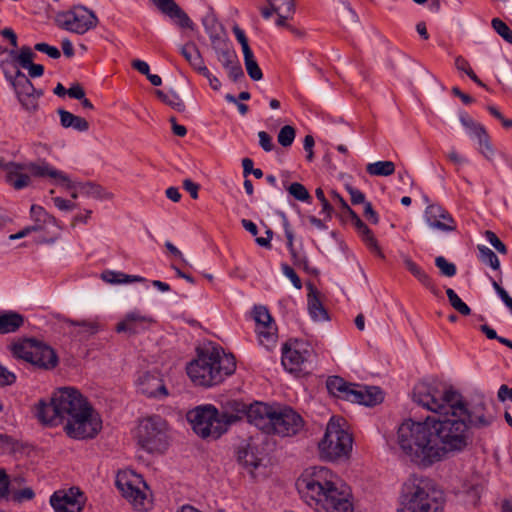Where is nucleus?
<instances>
[{
	"instance_id": "nucleus-1",
	"label": "nucleus",
	"mask_w": 512,
	"mask_h": 512,
	"mask_svg": "<svg viewBox=\"0 0 512 512\" xmlns=\"http://www.w3.org/2000/svg\"><path fill=\"white\" fill-rule=\"evenodd\" d=\"M304 502L317 512H353L348 487L337 474L326 467L316 466L305 471L297 481Z\"/></svg>"
},
{
	"instance_id": "nucleus-2",
	"label": "nucleus",
	"mask_w": 512,
	"mask_h": 512,
	"mask_svg": "<svg viewBox=\"0 0 512 512\" xmlns=\"http://www.w3.org/2000/svg\"><path fill=\"white\" fill-rule=\"evenodd\" d=\"M400 456L420 468H429L444 459L430 418L424 422L403 421L397 430Z\"/></svg>"
},
{
	"instance_id": "nucleus-3",
	"label": "nucleus",
	"mask_w": 512,
	"mask_h": 512,
	"mask_svg": "<svg viewBox=\"0 0 512 512\" xmlns=\"http://www.w3.org/2000/svg\"><path fill=\"white\" fill-rule=\"evenodd\" d=\"M56 412L66 421L65 432L73 439L94 438L102 428L99 413L75 388H60L54 394Z\"/></svg>"
},
{
	"instance_id": "nucleus-4",
	"label": "nucleus",
	"mask_w": 512,
	"mask_h": 512,
	"mask_svg": "<svg viewBox=\"0 0 512 512\" xmlns=\"http://www.w3.org/2000/svg\"><path fill=\"white\" fill-rule=\"evenodd\" d=\"M236 370L233 355L226 354L218 347L197 351V358L188 363L186 372L197 386L212 387L222 383Z\"/></svg>"
},
{
	"instance_id": "nucleus-5",
	"label": "nucleus",
	"mask_w": 512,
	"mask_h": 512,
	"mask_svg": "<svg viewBox=\"0 0 512 512\" xmlns=\"http://www.w3.org/2000/svg\"><path fill=\"white\" fill-rule=\"evenodd\" d=\"M442 492L435 482L413 475L403 484L398 512H441Z\"/></svg>"
},
{
	"instance_id": "nucleus-6",
	"label": "nucleus",
	"mask_w": 512,
	"mask_h": 512,
	"mask_svg": "<svg viewBox=\"0 0 512 512\" xmlns=\"http://www.w3.org/2000/svg\"><path fill=\"white\" fill-rule=\"evenodd\" d=\"M251 412L254 426L266 434L291 437L296 435L304 425L300 414L287 406L276 407L263 403Z\"/></svg>"
},
{
	"instance_id": "nucleus-7",
	"label": "nucleus",
	"mask_w": 512,
	"mask_h": 512,
	"mask_svg": "<svg viewBox=\"0 0 512 512\" xmlns=\"http://www.w3.org/2000/svg\"><path fill=\"white\" fill-rule=\"evenodd\" d=\"M461 407L463 412L449 408L440 414L438 419H430L440 448L443 449L444 458L448 453L462 451L468 445L469 424L463 418L465 414L463 399H461Z\"/></svg>"
},
{
	"instance_id": "nucleus-8",
	"label": "nucleus",
	"mask_w": 512,
	"mask_h": 512,
	"mask_svg": "<svg viewBox=\"0 0 512 512\" xmlns=\"http://www.w3.org/2000/svg\"><path fill=\"white\" fill-rule=\"evenodd\" d=\"M412 397L415 403L439 415L449 408L463 412L462 395L452 387H447L436 381L418 382L413 388Z\"/></svg>"
},
{
	"instance_id": "nucleus-9",
	"label": "nucleus",
	"mask_w": 512,
	"mask_h": 512,
	"mask_svg": "<svg viewBox=\"0 0 512 512\" xmlns=\"http://www.w3.org/2000/svg\"><path fill=\"white\" fill-rule=\"evenodd\" d=\"M345 421L342 418L332 417L326 427L323 439L318 448L320 457L327 461L345 459L352 451V435L343 427Z\"/></svg>"
},
{
	"instance_id": "nucleus-10",
	"label": "nucleus",
	"mask_w": 512,
	"mask_h": 512,
	"mask_svg": "<svg viewBox=\"0 0 512 512\" xmlns=\"http://www.w3.org/2000/svg\"><path fill=\"white\" fill-rule=\"evenodd\" d=\"M194 433L202 439H219L228 431L220 411L212 404L199 405L187 412Z\"/></svg>"
},
{
	"instance_id": "nucleus-11",
	"label": "nucleus",
	"mask_w": 512,
	"mask_h": 512,
	"mask_svg": "<svg viewBox=\"0 0 512 512\" xmlns=\"http://www.w3.org/2000/svg\"><path fill=\"white\" fill-rule=\"evenodd\" d=\"M11 351L16 358L23 359L32 365L50 370L57 366L58 356L47 344L32 338L15 342Z\"/></svg>"
},
{
	"instance_id": "nucleus-12",
	"label": "nucleus",
	"mask_w": 512,
	"mask_h": 512,
	"mask_svg": "<svg viewBox=\"0 0 512 512\" xmlns=\"http://www.w3.org/2000/svg\"><path fill=\"white\" fill-rule=\"evenodd\" d=\"M138 442L149 453H163L168 448V424L159 415L142 419L138 426Z\"/></svg>"
},
{
	"instance_id": "nucleus-13",
	"label": "nucleus",
	"mask_w": 512,
	"mask_h": 512,
	"mask_svg": "<svg viewBox=\"0 0 512 512\" xmlns=\"http://www.w3.org/2000/svg\"><path fill=\"white\" fill-rule=\"evenodd\" d=\"M116 487L134 509L145 511L149 508L148 486L141 475L132 470L119 471L116 476Z\"/></svg>"
},
{
	"instance_id": "nucleus-14",
	"label": "nucleus",
	"mask_w": 512,
	"mask_h": 512,
	"mask_svg": "<svg viewBox=\"0 0 512 512\" xmlns=\"http://www.w3.org/2000/svg\"><path fill=\"white\" fill-rule=\"evenodd\" d=\"M58 21L65 30L80 35L95 28L98 24L95 13L82 5L74 6L71 10L60 14Z\"/></svg>"
},
{
	"instance_id": "nucleus-15",
	"label": "nucleus",
	"mask_w": 512,
	"mask_h": 512,
	"mask_svg": "<svg viewBox=\"0 0 512 512\" xmlns=\"http://www.w3.org/2000/svg\"><path fill=\"white\" fill-rule=\"evenodd\" d=\"M312 353L313 348L308 342L290 339L282 346V365L289 372H299L303 365L310 360Z\"/></svg>"
},
{
	"instance_id": "nucleus-16",
	"label": "nucleus",
	"mask_w": 512,
	"mask_h": 512,
	"mask_svg": "<svg viewBox=\"0 0 512 512\" xmlns=\"http://www.w3.org/2000/svg\"><path fill=\"white\" fill-rule=\"evenodd\" d=\"M252 318L255 321L259 343L270 349L277 340V327L269 310L263 305H255L252 309Z\"/></svg>"
},
{
	"instance_id": "nucleus-17",
	"label": "nucleus",
	"mask_w": 512,
	"mask_h": 512,
	"mask_svg": "<svg viewBox=\"0 0 512 512\" xmlns=\"http://www.w3.org/2000/svg\"><path fill=\"white\" fill-rule=\"evenodd\" d=\"M84 501L83 493L75 487L55 491L50 497V505L55 512H81Z\"/></svg>"
},
{
	"instance_id": "nucleus-18",
	"label": "nucleus",
	"mask_w": 512,
	"mask_h": 512,
	"mask_svg": "<svg viewBox=\"0 0 512 512\" xmlns=\"http://www.w3.org/2000/svg\"><path fill=\"white\" fill-rule=\"evenodd\" d=\"M262 404L261 402H255L254 404L247 405L240 400H229L223 406V410L220 414L228 429L232 424L243 418H247L248 422L254 425L251 411Z\"/></svg>"
},
{
	"instance_id": "nucleus-19",
	"label": "nucleus",
	"mask_w": 512,
	"mask_h": 512,
	"mask_svg": "<svg viewBox=\"0 0 512 512\" xmlns=\"http://www.w3.org/2000/svg\"><path fill=\"white\" fill-rule=\"evenodd\" d=\"M484 490L485 486L481 476L478 474H473L470 477L462 480L461 485L457 491V495L464 501L465 504L477 506L480 502Z\"/></svg>"
},
{
	"instance_id": "nucleus-20",
	"label": "nucleus",
	"mask_w": 512,
	"mask_h": 512,
	"mask_svg": "<svg viewBox=\"0 0 512 512\" xmlns=\"http://www.w3.org/2000/svg\"><path fill=\"white\" fill-rule=\"evenodd\" d=\"M425 219L427 224L443 232H449L456 229L455 221L447 210L437 204L428 205L425 209Z\"/></svg>"
},
{
	"instance_id": "nucleus-21",
	"label": "nucleus",
	"mask_w": 512,
	"mask_h": 512,
	"mask_svg": "<svg viewBox=\"0 0 512 512\" xmlns=\"http://www.w3.org/2000/svg\"><path fill=\"white\" fill-rule=\"evenodd\" d=\"M463 418L470 426L478 429L489 427L495 420L494 415L488 411L483 399L473 404L471 408L465 405Z\"/></svg>"
},
{
	"instance_id": "nucleus-22",
	"label": "nucleus",
	"mask_w": 512,
	"mask_h": 512,
	"mask_svg": "<svg viewBox=\"0 0 512 512\" xmlns=\"http://www.w3.org/2000/svg\"><path fill=\"white\" fill-rule=\"evenodd\" d=\"M346 400L365 406H374L383 401V393L376 386H354L353 391L346 395Z\"/></svg>"
},
{
	"instance_id": "nucleus-23",
	"label": "nucleus",
	"mask_w": 512,
	"mask_h": 512,
	"mask_svg": "<svg viewBox=\"0 0 512 512\" xmlns=\"http://www.w3.org/2000/svg\"><path fill=\"white\" fill-rule=\"evenodd\" d=\"M138 390L147 397L161 398L168 395L163 380L158 375L150 372L143 374L139 378Z\"/></svg>"
},
{
	"instance_id": "nucleus-24",
	"label": "nucleus",
	"mask_w": 512,
	"mask_h": 512,
	"mask_svg": "<svg viewBox=\"0 0 512 512\" xmlns=\"http://www.w3.org/2000/svg\"><path fill=\"white\" fill-rule=\"evenodd\" d=\"M28 170L31 175L35 177H48L54 179L57 183L64 185L66 188L75 187L67 174L54 168L47 162L30 163L28 165Z\"/></svg>"
},
{
	"instance_id": "nucleus-25",
	"label": "nucleus",
	"mask_w": 512,
	"mask_h": 512,
	"mask_svg": "<svg viewBox=\"0 0 512 512\" xmlns=\"http://www.w3.org/2000/svg\"><path fill=\"white\" fill-rule=\"evenodd\" d=\"M165 15L173 19L181 28H192L193 21L174 0H151Z\"/></svg>"
},
{
	"instance_id": "nucleus-26",
	"label": "nucleus",
	"mask_w": 512,
	"mask_h": 512,
	"mask_svg": "<svg viewBox=\"0 0 512 512\" xmlns=\"http://www.w3.org/2000/svg\"><path fill=\"white\" fill-rule=\"evenodd\" d=\"M470 129V136L477 139L479 152L486 158L492 159L494 156V148L491 144L490 137L483 125L470 120L464 123Z\"/></svg>"
},
{
	"instance_id": "nucleus-27",
	"label": "nucleus",
	"mask_w": 512,
	"mask_h": 512,
	"mask_svg": "<svg viewBox=\"0 0 512 512\" xmlns=\"http://www.w3.org/2000/svg\"><path fill=\"white\" fill-rule=\"evenodd\" d=\"M149 322L148 317L140 315L138 312H131L116 325L115 330L118 333L138 334L147 329Z\"/></svg>"
},
{
	"instance_id": "nucleus-28",
	"label": "nucleus",
	"mask_w": 512,
	"mask_h": 512,
	"mask_svg": "<svg viewBox=\"0 0 512 512\" xmlns=\"http://www.w3.org/2000/svg\"><path fill=\"white\" fill-rule=\"evenodd\" d=\"M36 417L41 423L50 426H57L63 423L60 412H56L54 395L49 402L42 399L39 400L36 405Z\"/></svg>"
},
{
	"instance_id": "nucleus-29",
	"label": "nucleus",
	"mask_w": 512,
	"mask_h": 512,
	"mask_svg": "<svg viewBox=\"0 0 512 512\" xmlns=\"http://www.w3.org/2000/svg\"><path fill=\"white\" fill-rule=\"evenodd\" d=\"M0 167H3L7 171L6 180L15 189L20 190L29 186L31 181L30 176L21 172L22 167L19 164L13 162L4 164L3 161L0 160Z\"/></svg>"
},
{
	"instance_id": "nucleus-30",
	"label": "nucleus",
	"mask_w": 512,
	"mask_h": 512,
	"mask_svg": "<svg viewBox=\"0 0 512 512\" xmlns=\"http://www.w3.org/2000/svg\"><path fill=\"white\" fill-rule=\"evenodd\" d=\"M267 2L278 16L275 22L276 26L284 25L285 21L291 19L295 13L292 0H267Z\"/></svg>"
},
{
	"instance_id": "nucleus-31",
	"label": "nucleus",
	"mask_w": 512,
	"mask_h": 512,
	"mask_svg": "<svg viewBox=\"0 0 512 512\" xmlns=\"http://www.w3.org/2000/svg\"><path fill=\"white\" fill-rule=\"evenodd\" d=\"M57 113L59 114L60 124L63 128H72L78 132L88 131L89 123L85 118L74 115L62 108H59Z\"/></svg>"
},
{
	"instance_id": "nucleus-32",
	"label": "nucleus",
	"mask_w": 512,
	"mask_h": 512,
	"mask_svg": "<svg viewBox=\"0 0 512 512\" xmlns=\"http://www.w3.org/2000/svg\"><path fill=\"white\" fill-rule=\"evenodd\" d=\"M5 77L13 86L17 97L24 95L27 96L29 94H34L36 92V89L34 88L32 82L20 70L16 71L14 78L11 75H8L7 73H5Z\"/></svg>"
},
{
	"instance_id": "nucleus-33",
	"label": "nucleus",
	"mask_w": 512,
	"mask_h": 512,
	"mask_svg": "<svg viewBox=\"0 0 512 512\" xmlns=\"http://www.w3.org/2000/svg\"><path fill=\"white\" fill-rule=\"evenodd\" d=\"M24 324V317L15 311L0 314V334L16 332Z\"/></svg>"
},
{
	"instance_id": "nucleus-34",
	"label": "nucleus",
	"mask_w": 512,
	"mask_h": 512,
	"mask_svg": "<svg viewBox=\"0 0 512 512\" xmlns=\"http://www.w3.org/2000/svg\"><path fill=\"white\" fill-rule=\"evenodd\" d=\"M180 53L197 73H200L202 68H206L204 60L194 43L184 44L180 49Z\"/></svg>"
},
{
	"instance_id": "nucleus-35",
	"label": "nucleus",
	"mask_w": 512,
	"mask_h": 512,
	"mask_svg": "<svg viewBox=\"0 0 512 512\" xmlns=\"http://www.w3.org/2000/svg\"><path fill=\"white\" fill-rule=\"evenodd\" d=\"M405 267L407 270L426 288H428L433 294H438V288L435 285L433 279L420 267L417 263L411 259L405 260Z\"/></svg>"
},
{
	"instance_id": "nucleus-36",
	"label": "nucleus",
	"mask_w": 512,
	"mask_h": 512,
	"mask_svg": "<svg viewBox=\"0 0 512 512\" xmlns=\"http://www.w3.org/2000/svg\"><path fill=\"white\" fill-rule=\"evenodd\" d=\"M329 393L346 400V395L353 391L355 384L346 382L342 377L331 376L326 383Z\"/></svg>"
},
{
	"instance_id": "nucleus-37",
	"label": "nucleus",
	"mask_w": 512,
	"mask_h": 512,
	"mask_svg": "<svg viewBox=\"0 0 512 512\" xmlns=\"http://www.w3.org/2000/svg\"><path fill=\"white\" fill-rule=\"evenodd\" d=\"M30 216L35 224H42L43 230L46 226H55L61 229L59 221L52 215H50L42 206L32 205L30 208Z\"/></svg>"
},
{
	"instance_id": "nucleus-38",
	"label": "nucleus",
	"mask_w": 512,
	"mask_h": 512,
	"mask_svg": "<svg viewBox=\"0 0 512 512\" xmlns=\"http://www.w3.org/2000/svg\"><path fill=\"white\" fill-rule=\"evenodd\" d=\"M102 279L110 284H127L133 282H144L146 279L138 275H128L123 272L106 270L101 275Z\"/></svg>"
},
{
	"instance_id": "nucleus-39",
	"label": "nucleus",
	"mask_w": 512,
	"mask_h": 512,
	"mask_svg": "<svg viewBox=\"0 0 512 512\" xmlns=\"http://www.w3.org/2000/svg\"><path fill=\"white\" fill-rule=\"evenodd\" d=\"M237 459L245 467L257 468L260 465V459L255 454L254 447L249 443L238 448Z\"/></svg>"
},
{
	"instance_id": "nucleus-40",
	"label": "nucleus",
	"mask_w": 512,
	"mask_h": 512,
	"mask_svg": "<svg viewBox=\"0 0 512 512\" xmlns=\"http://www.w3.org/2000/svg\"><path fill=\"white\" fill-rule=\"evenodd\" d=\"M308 310L311 317L316 321L328 319L327 311L325 310L319 297L314 292L308 294Z\"/></svg>"
},
{
	"instance_id": "nucleus-41",
	"label": "nucleus",
	"mask_w": 512,
	"mask_h": 512,
	"mask_svg": "<svg viewBox=\"0 0 512 512\" xmlns=\"http://www.w3.org/2000/svg\"><path fill=\"white\" fill-rule=\"evenodd\" d=\"M23 445L15 437L0 433V454L1 455H12L17 452H21Z\"/></svg>"
},
{
	"instance_id": "nucleus-42",
	"label": "nucleus",
	"mask_w": 512,
	"mask_h": 512,
	"mask_svg": "<svg viewBox=\"0 0 512 512\" xmlns=\"http://www.w3.org/2000/svg\"><path fill=\"white\" fill-rule=\"evenodd\" d=\"M366 172L371 176H390L395 172V164L392 161L369 163Z\"/></svg>"
},
{
	"instance_id": "nucleus-43",
	"label": "nucleus",
	"mask_w": 512,
	"mask_h": 512,
	"mask_svg": "<svg viewBox=\"0 0 512 512\" xmlns=\"http://www.w3.org/2000/svg\"><path fill=\"white\" fill-rule=\"evenodd\" d=\"M156 95L162 102L174 110L178 112H183L185 110V104L177 93L173 91L164 92L162 90H156Z\"/></svg>"
},
{
	"instance_id": "nucleus-44",
	"label": "nucleus",
	"mask_w": 512,
	"mask_h": 512,
	"mask_svg": "<svg viewBox=\"0 0 512 512\" xmlns=\"http://www.w3.org/2000/svg\"><path fill=\"white\" fill-rule=\"evenodd\" d=\"M477 249L479 252L478 258L482 263L490 266L494 270L500 268V261L490 248L485 245H478Z\"/></svg>"
},
{
	"instance_id": "nucleus-45",
	"label": "nucleus",
	"mask_w": 512,
	"mask_h": 512,
	"mask_svg": "<svg viewBox=\"0 0 512 512\" xmlns=\"http://www.w3.org/2000/svg\"><path fill=\"white\" fill-rule=\"evenodd\" d=\"M244 55V63L247 70L248 75L254 81L261 80L263 77L262 70L260 69L257 61L254 58V54L252 51L246 52Z\"/></svg>"
},
{
	"instance_id": "nucleus-46",
	"label": "nucleus",
	"mask_w": 512,
	"mask_h": 512,
	"mask_svg": "<svg viewBox=\"0 0 512 512\" xmlns=\"http://www.w3.org/2000/svg\"><path fill=\"white\" fill-rule=\"evenodd\" d=\"M10 55L12 56L13 60L24 69L32 64L34 58L36 57V54L31 50L29 46H23L19 53L12 50Z\"/></svg>"
},
{
	"instance_id": "nucleus-47",
	"label": "nucleus",
	"mask_w": 512,
	"mask_h": 512,
	"mask_svg": "<svg viewBox=\"0 0 512 512\" xmlns=\"http://www.w3.org/2000/svg\"><path fill=\"white\" fill-rule=\"evenodd\" d=\"M357 233L371 252L382 256L378 241L368 226L362 227Z\"/></svg>"
},
{
	"instance_id": "nucleus-48",
	"label": "nucleus",
	"mask_w": 512,
	"mask_h": 512,
	"mask_svg": "<svg viewBox=\"0 0 512 512\" xmlns=\"http://www.w3.org/2000/svg\"><path fill=\"white\" fill-rule=\"evenodd\" d=\"M446 295L448 297L450 305L461 315L468 316L471 314L470 307L462 301V299L458 296V294L452 289H446Z\"/></svg>"
},
{
	"instance_id": "nucleus-49",
	"label": "nucleus",
	"mask_w": 512,
	"mask_h": 512,
	"mask_svg": "<svg viewBox=\"0 0 512 512\" xmlns=\"http://www.w3.org/2000/svg\"><path fill=\"white\" fill-rule=\"evenodd\" d=\"M75 187H72L71 189H77L80 194L91 196L94 198H99L102 195V187L92 183V182H72Z\"/></svg>"
},
{
	"instance_id": "nucleus-50",
	"label": "nucleus",
	"mask_w": 512,
	"mask_h": 512,
	"mask_svg": "<svg viewBox=\"0 0 512 512\" xmlns=\"http://www.w3.org/2000/svg\"><path fill=\"white\" fill-rule=\"evenodd\" d=\"M491 25L499 36H501L507 43L512 44V30L504 21L499 18H493Z\"/></svg>"
},
{
	"instance_id": "nucleus-51",
	"label": "nucleus",
	"mask_w": 512,
	"mask_h": 512,
	"mask_svg": "<svg viewBox=\"0 0 512 512\" xmlns=\"http://www.w3.org/2000/svg\"><path fill=\"white\" fill-rule=\"evenodd\" d=\"M288 192L290 195H292L296 200L302 201V202H310L311 196L306 189V187L299 183V182H293L288 187Z\"/></svg>"
},
{
	"instance_id": "nucleus-52",
	"label": "nucleus",
	"mask_w": 512,
	"mask_h": 512,
	"mask_svg": "<svg viewBox=\"0 0 512 512\" xmlns=\"http://www.w3.org/2000/svg\"><path fill=\"white\" fill-rule=\"evenodd\" d=\"M296 135L295 128L290 125L283 126L277 136L278 143L283 147H289L294 142Z\"/></svg>"
},
{
	"instance_id": "nucleus-53",
	"label": "nucleus",
	"mask_w": 512,
	"mask_h": 512,
	"mask_svg": "<svg viewBox=\"0 0 512 512\" xmlns=\"http://www.w3.org/2000/svg\"><path fill=\"white\" fill-rule=\"evenodd\" d=\"M435 265L443 276L453 277L457 273L455 264L448 262L447 259L443 256H438L435 258Z\"/></svg>"
},
{
	"instance_id": "nucleus-54",
	"label": "nucleus",
	"mask_w": 512,
	"mask_h": 512,
	"mask_svg": "<svg viewBox=\"0 0 512 512\" xmlns=\"http://www.w3.org/2000/svg\"><path fill=\"white\" fill-rule=\"evenodd\" d=\"M218 60L221 62L223 67L226 69L234 64V62H237L238 56L236 52L233 49H221L218 52Z\"/></svg>"
},
{
	"instance_id": "nucleus-55",
	"label": "nucleus",
	"mask_w": 512,
	"mask_h": 512,
	"mask_svg": "<svg viewBox=\"0 0 512 512\" xmlns=\"http://www.w3.org/2000/svg\"><path fill=\"white\" fill-rule=\"evenodd\" d=\"M282 273L292 282L296 289L302 288V281L295 270L286 263L281 264Z\"/></svg>"
},
{
	"instance_id": "nucleus-56",
	"label": "nucleus",
	"mask_w": 512,
	"mask_h": 512,
	"mask_svg": "<svg viewBox=\"0 0 512 512\" xmlns=\"http://www.w3.org/2000/svg\"><path fill=\"white\" fill-rule=\"evenodd\" d=\"M486 240L501 254H507L506 245L499 239V237L492 231L485 232Z\"/></svg>"
},
{
	"instance_id": "nucleus-57",
	"label": "nucleus",
	"mask_w": 512,
	"mask_h": 512,
	"mask_svg": "<svg viewBox=\"0 0 512 512\" xmlns=\"http://www.w3.org/2000/svg\"><path fill=\"white\" fill-rule=\"evenodd\" d=\"M34 49L36 51L47 54L52 59H58L61 56V53L57 47L51 46L44 42L35 44Z\"/></svg>"
},
{
	"instance_id": "nucleus-58",
	"label": "nucleus",
	"mask_w": 512,
	"mask_h": 512,
	"mask_svg": "<svg viewBox=\"0 0 512 512\" xmlns=\"http://www.w3.org/2000/svg\"><path fill=\"white\" fill-rule=\"evenodd\" d=\"M35 497V492L30 487H25L20 490H16L13 495L12 499L15 502L21 503L23 501H30Z\"/></svg>"
},
{
	"instance_id": "nucleus-59",
	"label": "nucleus",
	"mask_w": 512,
	"mask_h": 512,
	"mask_svg": "<svg viewBox=\"0 0 512 512\" xmlns=\"http://www.w3.org/2000/svg\"><path fill=\"white\" fill-rule=\"evenodd\" d=\"M282 218H283V220H282L283 230H284L285 237L287 239V247L292 251V254L295 255V253L293 251L294 233L292 231V228L290 226V223H289L287 217L283 214Z\"/></svg>"
},
{
	"instance_id": "nucleus-60",
	"label": "nucleus",
	"mask_w": 512,
	"mask_h": 512,
	"mask_svg": "<svg viewBox=\"0 0 512 512\" xmlns=\"http://www.w3.org/2000/svg\"><path fill=\"white\" fill-rule=\"evenodd\" d=\"M10 478L4 469L0 468V499L7 498L9 495Z\"/></svg>"
},
{
	"instance_id": "nucleus-61",
	"label": "nucleus",
	"mask_w": 512,
	"mask_h": 512,
	"mask_svg": "<svg viewBox=\"0 0 512 512\" xmlns=\"http://www.w3.org/2000/svg\"><path fill=\"white\" fill-rule=\"evenodd\" d=\"M233 33H234L237 41L240 43V45L242 47L243 54L246 53V52L252 51L250 46H249L246 34H245V32L241 28H239L238 26H235L233 28Z\"/></svg>"
},
{
	"instance_id": "nucleus-62",
	"label": "nucleus",
	"mask_w": 512,
	"mask_h": 512,
	"mask_svg": "<svg viewBox=\"0 0 512 512\" xmlns=\"http://www.w3.org/2000/svg\"><path fill=\"white\" fill-rule=\"evenodd\" d=\"M259 145L265 152H270L274 149L272 137L266 131L258 133Z\"/></svg>"
},
{
	"instance_id": "nucleus-63",
	"label": "nucleus",
	"mask_w": 512,
	"mask_h": 512,
	"mask_svg": "<svg viewBox=\"0 0 512 512\" xmlns=\"http://www.w3.org/2000/svg\"><path fill=\"white\" fill-rule=\"evenodd\" d=\"M226 70L228 72L229 78L234 82H237L238 80L244 77V72L239 60L237 62H234V64L230 67L226 68Z\"/></svg>"
},
{
	"instance_id": "nucleus-64",
	"label": "nucleus",
	"mask_w": 512,
	"mask_h": 512,
	"mask_svg": "<svg viewBox=\"0 0 512 512\" xmlns=\"http://www.w3.org/2000/svg\"><path fill=\"white\" fill-rule=\"evenodd\" d=\"M21 105L26 110H35L37 108V97L34 94L17 97Z\"/></svg>"
}]
</instances>
